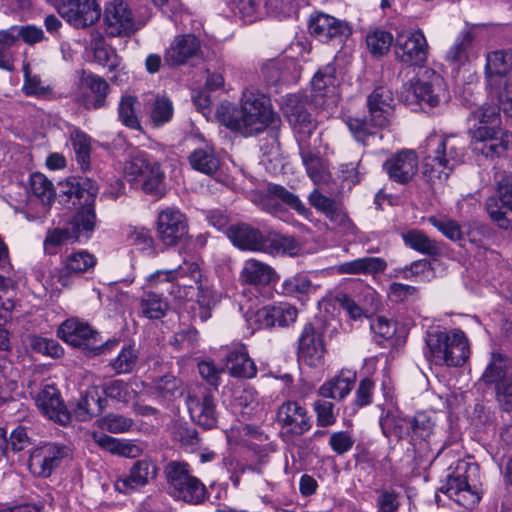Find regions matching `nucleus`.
Masks as SVG:
<instances>
[{"mask_svg":"<svg viewBox=\"0 0 512 512\" xmlns=\"http://www.w3.org/2000/svg\"><path fill=\"white\" fill-rule=\"evenodd\" d=\"M464 150L463 141L455 135H429L425 140L423 176L432 184L446 181L454 168L463 162Z\"/></svg>","mask_w":512,"mask_h":512,"instance_id":"f257e3e1","label":"nucleus"},{"mask_svg":"<svg viewBox=\"0 0 512 512\" xmlns=\"http://www.w3.org/2000/svg\"><path fill=\"white\" fill-rule=\"evenodd\" d=\"M424 341V356L436 366L461 367L471 354L469 340L459 328L429 327Z\"/></svg>","mask_w":512,"mask_h":512,"instance_id":"f03ea898","label":"nucleus"},{"mask_svg":"<svg viewBox=\"0 0 512 512\" xmlns=\"http://www.w3.org/2000/svg\"><path fill=\"white\" fill-rule=\"evenodd\" d=\"M499 106L483 105L471 112L479 125L472 131L474 150L485 157H499L512 142V133L499 126Z\"/></svg>","mask_w":512,"mask_h":512,"instance_id":"7ed1b4c3","label":"nucleus"},{"mask_svg":"<svg viewBox=\"0 0 512 512\" xmlns=\"http://www.w3.org/2000/svg\"><path fill=\"white\" fill-rule=\"evenodd\" d=\"M367 105L369 120L349 118L346 122L355 139L363 144L373 135L372 127L384 128L389 125L394 109L392 91L386 86L376 87L368 96Z\"/></svg>","mask_w":512,"mask_h":512,"instance_id":"20e7f679","label":"nucleus"},{"mask_svg":"<svg viewBox=\"0 0 512 512\" xmlns=\"http://www.w3.org/2000/svg\"><path fill=\"white\" fill-rule=\"evenodd\" d=\"M168 490L172 497L198 505L208 496L205 485L192 475L190 465L183 461H170L164 469Z\"/></svg>","mask_w":512,"mask_h":512,"instance_id":"39448f33","label":"nucleus"},{"mask_svg":"<svg viewBox=\"0 0 512 512\" xmlns=\"http://www.w3.org/2000/svg\"><path fill=\"white\" fill-rule=\"evenodd\" d=\"M216 116L221 124L243 136H251L256 131V92L246 89L240 105L229 102L221 103L216 109Z\"/></svg>","mask_w":512,"mask_h":512,"instance_id":"423d86ee","label":"nucleus"},{"mask_svg":"<svg viewBox=\"0 0 512 512\" xmlns=\"http://www.w3.org/2000/svg\"><path fill=\"white\" fill-rule=\"evenodd\" d=\"M475 469L471 463L464 460L457 461L455 467L450 468L451 471L440 491L466 509L475 507L480 501V496L469 484L470 472Z\"/></svg>","mask_w":512,"mask_h":512,"instance_id":"0eeeda50","label":"nucleus"},{"mask_svg":"<svg viewBox=\"0 0 512 512\" xmlns=\"http://www.w3.org/2000/svg\"><path fill=\"white\" fill-rule=\"evenodd\" d=\"M123 171L131 181L142 178V189L153 195L163 194L164 173L160 164L146 153L137 151L125 162Z\"/></svg>","mask_w":512,"mask_h":512,"instance_id":"6e6552de","label":"nucleus"},{"mask_svg":"<svg viewBox=\"0 0 512 512\" xmlns=\"http://www.w3.org/2000/svg\"><path fill=\"white\" fill-rule=\"evenodd\" d=\"M408 91L422 108H434L446 97L443 77L429 68H424L410 81Z\"/></svg>","mask_w":512,"mask_h":512,"instance_id":"1a4fd4ad","label":"nucleus"},{"mask_svg":"<svg viewBox=\"0 0 512 512\" xmlns=\"http://www.w3.org/2000/svg\"><path fill=\"white\" fill-rule=\"evenodd\" d=\"M189 414L194 422L204 429L216 427L218 413L214 397V390L198 385L191 389L186 397Z\"/></svg>","mask_w":512,"mask_h":512,"instance_id":"9d476101","label":"nucleus"},{"mask_svg":"<svg viewBox=\"0 0 512 512\" xmlns=\"http://www.w3.org/2000/svg\"><path fill=\"white\" fill-rule=\"evenodd\" d=\"M58 336L74 347H80L85 350L93 352L94 355L105 353V351L114 345H117V341H107L104 344L95 346L97 332H95L87 323L82 322L78 319L71 318L64 321L59 329Z\"/></svg>","mask_w":512,"mask_h":512,"instance_id":"9b49d317","label":"nucleus"},{"mask_svg":"<svg viewBox=\"0 0 512 512\" xmlns=\"http://www.w3.org/2000/svg\"><path fill=\"white\" fill-rule=\"evenodd\" d=\"M51 1L59 15L77 29L94 25L101 16V9L96 0Z\"/></svg>","mask_w":512,"mask_h":512,"instance_id":"f8f14e48","label":"nucleus"},{"mask_svg":"<svg viewBox=\"0 0 512 512\" xmlns=\"http://www.w3.org/2000/svg\"><path fill=\"white\" fill-rule=\"evenodd\" d=\"M188 222L186 216L177 208L168 207L158 213L156 235L166 247H174L188 237Z\"/></svg>","mask_w":512,"mask_h":512,"instance_id":"ddd939ff","label":"nucleus"},{"mask_svg":"<svg viewBox=\"0 0 512 512\" xmlns=\"http://www.w3.org/2000/svg\"><path fill=\"white\" fill-rule=\"evenodd\" d=\"M491 219L503 229L512 228V176L500 175L496 183V195L486 201Z\"/></svg>","mask_w":512,"mask_h":512,"instance_id":"4468645a","label":"nucleus"},{"mask_svg":"<svg viewBox=\"0 0 512 512\" xmlns=\"http://www.w3.org/2000/svg\"><path fill=\"white\" fill-rule=\"evenodd\" d=\"M69 455L70 450L67 446L47 443L32 450L28 467L34 476L47 478Z\"/></svg>","mask_w":512,"mask_h":512,"instance_id":"2eb2a0df","label":"nucleus"},{"mask_svg":"<svg viewBox=\"0 0 512 512\" xmlns=\"http://www.w3.org/2000/svg\"><path fill=\"white\" fill-rule=\"evenodd\" d=\"M395 52L398 59L408 65H418L428 58V43L421 30H408L396 35Z\"/></svg>","mask_w":512,"mask_h":512,"instance_id":"dca6fc26","label":"nucleus"},{"mask_svg":"<svg viewBox=\"0 0 512 512\" xmlns=\"http://www.w3.org/2000/svg\"><path fill=\"white\" fill-rule=\"evenodd\" d=\"M325 353L323 331L307 323L298 338V360L310 367H319L324 363Z\"/></svg>","mask_w":512,"mask_h":512,"instance_id":"f3484780","label":"nucleus"},{"mask_svg":"<svg viewBox=\"0 0 512 512\" xmlns=\"http://www.w3.org/2000/svg\"><path fill=\"white\" fill-rule=\"evenodd\" d=\"M105 31L112 37L128 36L139 29L131 9L124 0H113L104 10Z\"/></svg>","mask_w":512,"mask_h":512,"instance_id":"a211bd4d","label":"nucleus"},{"mask_svg":"<svg viewBox=\"0 0 512 512\" xmlns=\"http://www.w3.org/2000/svg\"><path fill=\"white\" fill-rule=\"evenodd\" d=\"M276 423L281 430L293 436L305 434L312 426L307 409L293 400H287L278 407Z\"/></svg>","mask_w":512,"mask_h":512,"instance_id":"6ab92c4d","label":"nucleus"},{"mask_svg":"<svg viewBox=\"0 0 512 512\" xmlns=\"http://www.w3.org/2000/svg\"><path fill=\"white\" fill-rule=\"evenodd\" d=\"M418 164V156L414 150L402 149L385 160L383 170L391 181L406 185L417 174Z\"/></svg>","mask_w":512,"mask_h":512,"instance_id":"aec40b11","label":"nucleus"},{"mask_svg":"<svg viewBox=\"0 0 512 512\" xmlns=\"http://www.w3.org/2000/svg\"><path fill=\"white\" fill-rule=\"evenodd\" d=\"M308 30L312 36L321 42L347 37L351 32L345 21L324 12H314L310 15Z\"/></svg>","mask_w":512,"mask_h":512,"instance_id":"412c9836","label":"nucleus"},{"mask_svg":"<svg viewBox=\"0 0 512 512\" xmlns=\"http://www.w3.org/2000/svg\"><path fill=\"white\" fill-rule=\"evenodd\" d=\"M157 472L156 464L150 459L137 460L127 475L116 480L115 488L120 493L128 494L147 485L150 480L156 478Z\"/></svg>","mask_w":512,"mask_h":512,"instance_id":"4be33fe9","label":"nucleus"},{"mask_svg":"<svg viewBox=\"0 0 512 512\" xmlns=\"http://www.w3.org/2000/svg\"><path fill=\"white\" fill-rule=\"evenodd\" d=\"M60 194L73 200V205H94L98 195V185L89 178L71 177L59 183Z\"/></svg>","mask_w":512,"mask_h":512,"instance_id":"5701e85b","label":"nucleus"},{"mask_svg":"<svg viewBox=\"0 0 512 512\" xmlns=\"http://www.w3.org/2000/svg\"><path fill=\"white\" fill-rule=\"evenodd\" d=\"M36 405L49 419L66 424L70 415L60 397V393L53 385H45L36 397Z\"/></svg>","mask_w":512,"mask_h":512,"instance_id":"b1692460","label":"nucleus"},{"mask_svg":"<svg viewBox=\"0 0 512 512\" xmlns=\"http://www.w3.org/2000/svg\"><path fill=\"white\" fill-rule=\"evenodd\" d=\"M200 49V41L195 35H178L166 50L164 59L171 66L182 65L189 59L197 56Z\"/></svg>","mask_w":512,"mask_h":512,"instance_id":"393cba45","label":"nucleus"},{"mask_svg":"<svg viewBox=\"0 0 512 512\" xmlns=\"http://www.w3.org/2000/svg\"><path fill=\"white\" fill-rule=\"evenodd\" d=\"M273 199H279L305 218H309L311 215L310 209L304 205L299 197L281 185L269 184L266 198L262 200L263 208L271 214H276L280 210V206L277 204L270 205Z\"/></svg>","mask_w":512,"mask_h":512,"instance_id":"a878e982","label":"nucleus"},{"mask_svg":"<svg viewBox=\"0 0 512 512\" xmlns=\"http://www.w3.org/2000/svg\"><path fill=\"white\" fill-rule=\"evenodd\" d=\"M96 225L95 204L83 205L66 224L72 240L84 242L90 239Z\"/></svg>","mask_w":512,"mask_h":512,"instance_id":"bb28decb","label":"nucleus"},{"mask_svg":"<svg viewBox=\"0 0 512 512\" xmlns=\"http://www.w3.org/2000/svg\"><path fill=\"white\" fill-rule=\"evenodd\" d=\"M297 315V309L288 303L265 306L258 310V324L265 328L284 327L294 323Z\"/></svg>","mask_w":512,"mask_h":512,"instance_id":"cd10ccee","label":"nucleus"},{"mask_svg":"<svg viewBox=\"0 0 512 512\" xmlns=\"http://www.w3.org/2000/svg\"><path fill=\"white\" fill-rule=\"evenodd\" d=\"M94 442L102 449L126 458H137L144 451V445L141 443L119 440L102 432L92 434Z\"/></svg>","mask_w":512,"mask_h":512,"instance_id":"c85d7f7f","label":"nucleus"},{"mask_svg":"<svg viewBox=\"0 0 512 512\" xmlns=\"http://www.w3.org/2000/svg\"><path fill=\"white\" fill-rule=\"evenodd\" d=\"M473 40L474 36L472 32L463 30L447 50L445 54L446 61L455 69L459 70L460 67L474 59L476 55L472 51Z\"/></svg>","mask_w":512,"mask_h":512,"instance_id":"c756f323","label":"nucleus"},{"mask_svg":"<svg viewBox=\"0 0 512 512\" xmlns=\"http://www.w3.org/2000/svg\"><path fill=\"white\" fill-rule=\"evenodd\" d=\"M356 381V375L350 370H342L333 378L325 381L318 389V394L323 398L343 400L352 390Z\"/></svg>","mask_w":512,"mask_h":512,"instance_id":"7c9ffc66","label":"nucleus"},{"mask_svg":"<svg viewBox=\"0 0 512 512\" xmlns=\"http://www.w3.org/2000/svg\"><path fill=\"white\" fill-rule=\"evenodd\" d=\"M335 68L326 65L320 69L311 81V101L316 106L325 104V98L330 97L335 90Z\"/></svg>","mask_w":512,"mask_h":512,"instance_id":"2f4dec72","label":"nucleus"},{"mask_svg":"<svg viewBox=\"0 0 512 512\" xmlns=\"http://www.w3.org/2000/svg\"><path fill=\"white\" fill-rule=\"evenodd\" d=\"M106 398L98 386H90L86 393L80 398L74 408V414L80 421H87L93 416L100 414L106 407Z\"/></svg>","mask_w":512,"mask_h":512,"instance_id":"473e14b6","label":"nucleus"},{"mask_svg":"<svg viewBox=\"0 0 512 512\" xmlns=\"http://www.w3.org/2000/svg\"><path fill=\"white\" fill-rule=\"evenodd\" d=\"M258 251L268 254L293 255L297 251V245L292 238L284 237L273 231L258 230Z\"/></svg>","mask_w":512,"mask_h":512,"instance_id":"72a5a7b5","label":"nucleus"},{"mask_svg":"<svg viewBox=\"0 0 512 512\" xmlns=\"http://www.w3.org/2000/svg\"><path fill=\"white\" fill-rule=\"evenodd\" d=\"M512 71V47L491 51L486 55L485 76L489 81L494 76L505 77Z\"/></svg>","mask_w":512,"mask_h":512,"instance_id":"f704fd0d","label":"nucleus"},{"mask_svg":"<svg viewBox=\"0 0 512 512\" xmlns=\"http://www.w3.org/2000/svg\"><path fill=\"white\" fill-rule=\"evenodd\" d=\"M387 263L380 257H363L340 263L336 266L339 274H374L383 272Z\"/></svg>","mask_w":512,"mask_h":512,"instance_id":"c9c22d12","label":"nucleus"},{"mask_svg":"<svg viewBox=\"0 0 512 512\" xmlns=\"http://www.w3.org/2000/svg\"><path fill=\"white\" fill-rule=\"evenodd\" d=\"M96 263V257L85 250L73 252L64 260L60 281L64 284V278L66 276L81 275L85 272H89L95 267Z\"/></svg>","mask_w":512,"mask_h":512,"instance_id":"e433bc0d","label":"nucleus"},{"mask_svg":"<svg viewBox=\"0 0 512 512\" xmlns=\"http://www.w3.org/2000/svg\"><path fill=\"white\" fill-rule=\"evenodd\" d=\"M182 382L173 375H164L152 381L147 393L159 401H171L181 394Z\"/></svg>","mask_w":512,"mask_h":512,"instance_id":"4c0bfd02","label":"nucleus"},{"mask_svg":"<svg viewBox=\"0 0 512 512\" xmlns=\"http://www.w3.org/2000/svg\"><path fill=\"white\" fill-rule=\"evenodd\" d=\"M226 366L235 377L252 378L256 373L254 361L248 356L244 347L231 351L226 357Z\"/></svg>","mask_w":512,"mask_h":512,"instance_id":"58836bf2","label":"nucleus"},{"mask_svg":"<svg viewBox=\"0 0 512 512\" xmlns=\"http://www.w3.org/2000/svg\"><path fill=\"white\" fill-rule=\"evenodd\" d=\"M232 244L243 251L256 250V230L249 224H232L225 230Z\"/></svg>","mask_w":512,"mask_h":512,"instance_id":"ea45409f","label":"nucleus"},{"mask_svg":"<svg viewBox=\"0 0 512 512\" xmlns=\"http://www.w3.org/2000/svg\"><path fill=\"white\" fill-rule=\"evenodd\" d=\"M510 373L512 371L509 368V359L500 353L493 352L480 380L486 385L496 387L502 380L507 379Z\"/></svg>","mask_w":512,"mask_h":512,"instance_id":"a19ab883","label":"nucleus"},{"mask_svg":"<svg viewBox=\"0 0 512 512\" xmlns=\"http://www.w3.org/2000/svg\"><path fill=\"white\" fill-rule=\"evenodd\" d=\"M402 238L406 246L422 254L434 256L439 253L437 242L420 230H408L402 234Z\"/></svg>","mask_w":512,"mask_h":512,"instance_id":"79ce46f5","label":"nucleus"},{"mask_svg":"<svg viewBox=\"0 0 512 512\" xmlns=\"http://www.w3.org/2000/svg\"><path fill=\"white\" fill-rule=\"evenodd\" d=\"M280 126L281 118L274 111L270 99L264 95L258 97V133L269 129L274 134Z\"/></svg>","mask_w":512,"mask_h":512,"instance_id":"37998d69","label":"nucleus"},{"mask_svg":"<svg viewBox=\"0 0 512 512\" xmlns=\"http://www.w3.org/2000/svg\"><path fill=\"white\" fill-rule=\"evenodd\" d=\"M141 314L149 319H160L168 310V303L160 294L144 292L140 299Z\"/></svg>","mask_w":512,"mask_h":512,"instance_id":"c03bdc74","label":"nucleus"},{"mask_svg":"<svg viewBox=\"0 0 512 512\" xmlns=\"http://www.w3.org/2000/svg\"><path fill=\"white\" fill-rule=\"evenodd\" d=\"M70 141L78 164L82 170H87L90 166L91 138L83 131L75 129L70 133Z\"/></svg>","mask_w":512,"mask_h":512,"instance_id":"a18cd8bd","label":"nucleus"},{"mask_svg":"<svg viewBox=\"0 0 512 512\" xmlns=\"http://www.w3.org/2000/svg\"><path fill=\"white\" fill-rule=\"evenodd\" d=\"M435 422L431 414L417 412L410 419V438L412 441H425L433 433Z\"/></svg>","mask_w":512,"mask_h":512,"instance_id":"49530a36","label":"nucleus"},{"mask_svg":"<svg viewBox=\"0 0 512 512\" xmlns=\"http://www.w3.org/2000/svg\"><path fill=\"white\" fill-rule=\"evenodd\" d=\"M283 294L291 297L309 295L316 290L308 275L304 273L295 274L284 280L282 284Z\"/></svg>","mask_w":512,"mask_h":512,"instance_id":"de8ad7c7","label":"nucleus"},{"mask_svg":"<svg viewBox=\"0 0 512 512\" xmlns=\"http://www.w3.org/2000/svg\"><path fill=\"white\" fill-rule=\"evenodd\" d=\"M279 279L274 268L258 261V294L266 299L272 298Z\"/></svg>","mask_w":512,"mask_h":512,"instance_id":"09e8293b","label":"nucleus"},{"mask_svg":"<svg viewBox=\"0 0 512 512\" xmlns=\"http://www.w3.org/2000/svg\"><path fill=\"white\" fill-rule=\"evenodd\" d=\"M380 426L385 436L399 439L410 437V419L387 414L380 419Z\"/></svg>","mask_w":512,"mask_h":512,"instance_id":"8fccbe9b","label":"nucleus"},{"mask_svg":"<svg viewBox=\"0 0 512 512\" xmlns=\"http://www.w3.org/2000/svg\"><path fill=\"white\" fill-rule=\"evenodd\" d=\"M82 81L95 95L94 101L88 104L89 107L94 109L103 107L105 105V98L109 90L107 81L104 78L92 73H84Z\"/></svg>","mask_w":512,"mask_h":512,"instance_id":"3c124183","label":"nucleus"},{"mask_svg":"<svg viewBox=\"0 0 512 512\" xmlns=\"http://www.w3.org/2000/svg\"><path fill=\"white\" fill-rule=\"evenodd\" d=\"M137 98L135 96H123L118 105V116L120 121L131 129H140L138 119Z\"/></svg>","mask_w":512,"mask_h":512,"instance_id":"603ef678","label":"nucleus"},{"mask_svg":"<svg viewBox=\"0 0 512 512\" xmlns=\"http://www.w3.org/2000/svg\"><path fill=\"white\" fill-rule=\"evenodd\" d=\"M93 50L95 61L103 67H106L109 72H112L113 69L120 66L121 57L117 54L114 48L103 42L101 36H99L98 41L95 42Z\"/></svg>","mask_w":512,"mask_h":512,"instance_id":"864d4df0","label":"nucleus"},{"mask_svg":"<svg viewBox=\"0 0 512 512\" xmlns=\"http://www.w3.org/2000/svg\"><path fill=\"white\" fill-rule=\"evenodd\" d=\"M191 166L202 173L211 175L219 167V161L214 153L207 149H196L189 157Z\"/></svg>","mask_w":512,"mask_h":512,"instance_id":"5fc2aeb1","label":"nucleus"},{"mask_svg":"<svg viewBox=\"0 0 512 512\" xmlns=\"http://www.w3.org/2000/svg\"><path fill=\"white\" fill-rule=\"evenodd\" d=\"M392 42V34L384 30L377 29L366 36L367 48L375 57L385 55L389 51Z\"/></svg>","mask_w":512,"mask_h":512,"instance_id":"6e6d98bb","label":"nucleus"},{"mask_svg":"<svg viewBox=\"0 0 512 512\" xmlns=\"http://www.w3.org/2000/svg\"><path fill=\"white\" fill-rule=\"evenodd\" d=\"M137 353L132 346L123 347L117 357L109 362L116 374L132 372L137 362Z\"/></svg>","mask_w":512,"mask_h":512,"instance_id":"4d7b16f0","label":"nucleus"},{"mask_svg":"<svg viewBox=\"0 0 512 512\" xmlns=\"http://www.w3.org/2000/svg\"><path fill=\"white\" fill-rule=\"evenodd\" d=\"M14 31L10 30V28L0 31V68L7 71L13 70L11 48L16 44Z\"/></svg>","mask_w":512,"mask_h":512,"instance_id":"13d9d810","label":"nucleus"},{"mask_svg":"<svg viewBox=\"0 0 512 512\" xmlns=\"http://www.w3.org/2000/svg\"><path fill=\"white\" fill-rule=\"evenodd\" d=\"M33 194L43 203L50 204L54 198V188L51 181L42 173H34L30 178Z\"/></svg>","mask_w":512,"mask_h":512,"instance_id":"bf43d9fd","label":"nucleus"},{"mask_svg":"<svg viewBox=\"0 0 512 512\" xmlns=\"http://www.w3.org/2000/svg\"><path fill=\"white\" fill-rule=\"evenodd\" d=\"M307 97L303 94H289L286 96L283 111L289 123L298 122L299 116L307 110Z\"/></svg>","mask_w":512,"mask_h":512,"instance_id":"052dcab7","label":"nucleus"},{"mask_svg":"<svg viewBox=\"0 0 512 512\" xmlns=\"http://www.w3.org/2000/svg\"><path fill=\"white\" fill-rule=\"evenodd\" d=\"M429 223L440 231L451 241H460L463 239L461 226L453 219L447 217H430Z\"/></svg>","mask_w":512,"mask_h":512,"instance_id":"680f3d73","label":"nucleus"},{"mask_svg":"<svg viewBox=\"0 0 512 512\" xmlns=\"http://www.w3.org/2000/svg\"><path fill=\"white\" fill-rule=\"evenodd\" d=\"M173 116V105L172 102L166 97H155L152 109H151V120L155 125H162L171 120Z\"/></svg>","mask_w":512,"mask_h":512,"instance_id":"e2e57ef3","label":"nucleus"},{"mask_svg":"<svg viewBox=\"0 0 512 512\" xmlns=\"http://www.w3.org/2000/svg\"><path fill=\"white\" fill-rule=\"evenodd\" d=\"M252 295V289L243 290L239 300V309L243 313L250 335L254 334V325L256 324V301L252 298Z\"/></svg>","mask_w":512,"mask_h":512,"instance_id":"0e129e2a","label":"nucleus"},{"mask_svg":"<svg viewBox=\"0 0 512 512\" xmlns=\"http://www.w3.org/2000/svg\"><path fill=\"white\" fill-rule=\"evenodd\" d=\"M102 393L107 398L123 403L129 402L132 396V391H130L128 383L118 379L109 381L103 385Z\"/></svg>","mask_w":512,"mask_h":512,"instance_id":"69168bd1","label":"nucleus"},{"mask_svg":"<svg viewBox=\"0 0 512 512\" xmlns=\"http://www.w3.org/2000/svg\"><path fill=\"white\" fill-rule=\"evenodd\" d=\"M22 90L25 95L35 97H46L51 92V88L43 85L38 75H31L28 67L24 69V84Z\"/></svg>","mask_w":512,"mask_h":512,"instance_id":"338daca9","label":"nucleus"},{"mask_svg":"<svg viewBox=\"0 0 512 512\" xmlns=\"http://www.w3.org/2000/svg\"><path fill=\"white\" fill-rule=\"evenodd\" d=\"M313 410L316 413L317 425L328 427L336 422L334 404L330 401L320 399L313 403Z\"/></svg>","mask_w":512,"mask_h":512,"instance_id":"774afa93","label":"nucleus"}]
</instances>
